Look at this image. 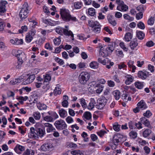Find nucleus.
Listing matches in <instances>:
<instances>
[{"label": "nucleus", "instance_id": "obj_32", "mask_svg": "<svg viewBox=\"0 0 155 155\" xmlns=\"http://www.w3.org/2000/svg\"><path fill=\"white\" fill-rule=\"evenodd\" d=\"M152 131L151 130L149 129H146L142 132V135L143 137L146 138L148 137L151 134Z\"/></svg>", "mask_w": 155, "mask_h": 155}, {"label": "nucleus", "instance_id": "obj_43", "mask_svg": "<svg viewBox=\"0 0 155 155\" xmlns=\"http://www.w3.org/2000/svg\"><path fill=\"white\" fill-rule=\"evenodd\" d=\"M28 99V97L27 96H25V97L20 96L17 98V99L19 101V102L21 104H23L24 103V101H25Z\"/></svg>", "mask_w": 155, "mask_h": 155}, {"label": "nucleus", "instance_id": "obj_60", "mask_svg": "<svg viewBox=\"0 0 155 155\" xmlns=\"http://www.w3.org/2000/svg\"><path fill=\"white\" fill-rule=\"evenodd\" d=\"M55 61L60 65H63L64 64V61L58 57H56L54 58Z\"/></svg>", "mask_w": 155, "mask_h": 155}, {"label": "nucleus", "instance_id": "obj_47", "mask_svg": "<svg viewBox=\"0 0 155 155\" xmlns=\"http://www.w3.org/2000/svg\"><path fill=\"white\" fill-rule=\"evenodd\" d=\"M113 128L115 131L118 132L120 131V125L117 122H115L113 124Z\"/></svg>", "mask_w": 155, "mask_h": 155}, {"label": "nucleus", "instance_id": "obj_13", "mask_svg": "<svg viewBox=\"0 0 155 155\" xmlns=\"http://www.w3.org/2000/svg\"><path fill=\"white\" fill-rule=\"evenodd\" d=\"M36 32L35 30H32L26 34L25 41L26 43H29L33 40Z\"/></svg>", "mask_w": 155, "mask_h": 155}, {"label": "nucleus", "instance_id": "obj_25", "mask_svg": "<svg viewBox=\"0 0 155 155\" xmlns=\"http://www.w3.org/2000/svg\"><path fill=\"white\" fill-rule=\"evenodd\" d=\"M43 22L47 25L51 26H54L56 24V22L55 21L49 19H43Z\"/></svg>", "mask_w": 155, "mask_h": 155}, {"label": "nucleus", "instance_id": "obj_1", "mask_svg": "<svg viewBox=\"0 0 155 155\" xmlns=\"http://www.w3.org/2000/svg\"><path fill=\"white\" fill-rule=\"evenodd\" d=\"M60 13L62 19L64 21H68L70 20L74 21H78L75 17L71 15L70 11L67 9L64 8L61 9Z\"/></svg>", "mask_w": 155, "mask_h": 155}, {"label": "nucleus", "instance_id": "obj_16", "mask_svg": "<svg viewBox=\"0 0 155 155\" xmlns=\"http://www.w3.org/2000/svg\"><path fill=\"white\" fill-rule=\"evenodd\" d=\"M149 76V72L143 70L139 71L138 73V77L142 80L145 79Z\"/></svg>", "mask_w": 155, "mask_h": 155}, {"label": "nucleus", "instance_id": "obj_34", "mask_svg": "<svg viewBox=\"0 0 155 155\" xmlns=\"http://www.w3.org/2000/svg\"><path fill=\"white\" fill-rule=\"evenodd\" d=\"M61 90L60 86L59 85L56 86L54 91V94L55 95L60 94L61 93Z\"/></svg>", "mask_w": 155, "mask_h": 155}, {"label": "nucleus", "instance_id": "obj_45", "mask_svg": "<svg viewBox=\"0 0 155 155\" xmlns=\"http://www.w3.org/2000/svg\"><path fill=\"white\" fill-rule=\"evenodd\" d=\"M48 113L49 115H50L53 118V120L56 119L58 118L59 116L57 113L55 112L52 111H49Z\"/></svg>", "mask_w": 155, "mask_h": 155}, {"label": "nucleus", "instance_id": "obj_10", "mask_svg": "<svg viewBox=\"0 0 155 155\" xmlns=\"http://www.w3.org/2000/svg\"><path fill=\"white\" fill-rule=\"evenodd\" d=\"M107 102V99L104 97L99 98L97 100L96 107L99 109H102L105 106Z\"/></svg>", "mask_w": 155, "mask_h": 155}, {"label": "nucleus", "instance_id": "obj_40", "mask_svg": "<svg viewBox=\"0 0 155 155\" xmlns=\"http://www.w3.org/2000/svg\"><path fill=\"white\" fill-rule=\"evenodd\" d=\"M83 5V3L81 2H77L74 3V7L76 9H80L81 8Z\"/></svg>", "mask_w": 155, "mask_h": 155}, {"label": "nucleus", "instance_id": "obj_44", "mask_svg": "<svg viewBox=\"0 0 155 155\" xmlns=\"http://www.w3.org/2000/svg\"><path fill=\"white\" fill-rule=\"evenodd\" d=\"M113 94L115 99L116 100H118L120 97V92L118 90L113 91Z\"/></svg>", "mask_w": 155, "mask_h": 155}, {"label": "nucleus", "instance_id": "obj_63", "mask_svg": "<svg viewBox=\"0 0 155 155\" xmlns=\"http://www.w3.org/2000/svg\"><path fill=\"white\" fill-rule=\"evenodd\" d=\"M129 136L131 138L135 139L137 136V133L134 131H131L129 133Z\"/></svg>", "mask_w": 155, "mask_h": 155}, {"label": "nucleus", "instance_id": "obj_48", "mask_svg": "<svg viewBox=\"0 0 155 155\" xmlns=\"http://www.w3.org/2000/svg\"><path fill=\"white\" fill-rule=\"evenodd\" d=\"M33 116L34 119L36 120H40L41 117V115L39 112L37 111L33 113Z\"/></svg>", "mask_w": 155, "mask_h": 155}, {"label": "nucleus", "instance_id": "obj_30", "mask_svg": "<svg viewBox=\"0 0 155 155\" xmlns=\"http://www.w3.org/2000/svg\"><path fill=\"white\" fill-rule=\"evenodd\" d=\"M91 114L89 111L85 112L83 116V118L84 120H90L91 118Z\"/></svg>", "mask_w": 155, "mask_h": 155}, {"label": "nucleus", "instance_id": "obj_18", "mask_svg": "<svg viewBox=\"0 0 155 155\" xmlns=\"http://www.w3.org/2000/svg\"><path fill=\"white\" fill-rule=\"evenodd\" d=\"M28 136L31 138H36L38 137V134L35 132V129L31 127L30 128V132L28 133Z\"/></svg>", "mask_w": 155, "mask_h": 155}, {"label": "nucleus", "instance_id": "obj_2", "mask_svg": "<svg viewBox=\"0 0 155 155\" xmlns=\"http://www.w3.org/2000/svg\"><path fill=\"white\" fill-rule=\"evenodd\" d=\"M90 87L88 88L91 92L95 91L97 94H100L103 91L104 87L103 85L97 84L96 81H92L90 84Z\"/></svg>", "mask_w": 155, "mask_h": 155}, {"label": "nucleus", "instance_id": "obj_20", "mask_svg": "<svg viewBox=\"0 0 155 155\" xmlns=\"http://www.w3.org/2000/svg\"><path fill=\"white\" fill-rule=\"evenodd\" d=\"M126 79L125 83L127 85H129L133 82L134 78L130 75L128 74L125 76Z\"/></svg>", "mask_w": 155, "mask_h": 155}, {"label": "nucleus", "instance_id": "obj_31", "mask_svg": "<svg viewBox=\"0 0 155 155\" xmlns=\"http://www.w3.org/2000/svg\"><path fill=\"white\" fill-rule=\"evenodd\" d=\"M58 113L60 117L62 118L66 117L68 115L67 112L63 108L59 110Z\"/></svg>", "mask_w": 155, "mask_h": 155}, {"label": "nucleus", "instance_id": "obj_11", "mask_svg": "<svg viewBox=\"0 0 155 155\" xmlns=\"http://www.w3.org/2000/svg\"><path fill=\"white\" fill-rule=\"evenodd\" d=\"M98 61L104 65H106V67L108 69L110 68L114 64L113 62H111L110 60L107 58L103 59L99 58L98 59Z\"/></svg>", "mask_w": 155, "mask_h": 155}, {"label": "nucleus", "instance_id": "obj_50", "mask_svg": "<svg viewBox=\"0 0 155 155\" xmlns=\"http://www.w3.org/2000/svg\"><path fill=\"white\" fill-rule=\"evenodd\" d=\"M124 18L126 20H128L129 21H132L134 20V18L131 17L127 14H125L123 15Z\"/></svg>", "mask_w": 155, "mask_h": 155}, {"label": "nucleus", "instance_id": "obj_59", "mask_svg": "<svg viewBox=\"0 0 155 155\" xmlns=\"http://www.w3.org/2000/svg\"><path fill=\"white\" fill-rule=\"evenodd\" d=\"M56 32L58 34L62 35L63 34L64 28L60 27H58L55 29Z\"/></svg>", "mask_w": 155, "mask_h": 155}, {"label": "nucleus", "instance_id": "obj_9", "mask_svg": "<svg viewBox=\"0 0 155 155\" xmlns=\"http://www.w3.org/2000/svg\"><path fill=\"white\" fill-rule=\"evenodd\" d=\"M25 76V79L22 83L23 85H27L32 82L35 79V76L34 74L29 75L26 74L22 75Z\"/></svg>", "mask_w": 155, "mask_h": 155}, {"label": "nucleus", "instance_id": "obj_22", "mask_svg": "<svg viewBox=\"0 0 155 155\" xmlns=\"http://www.w3.org/2000/svg\"><path fill=\"white\" fill-rule=\"evenodd\" d=\"M45 126L47 127L46 131L47 133H49L53 131L55 128L52 125L48 123H46L44 124Z\"/></svg>", "mask_w": 155, "mask_h": 155}, {"label": "nucleus", "instance_id": "obj_52", "mask_svg": "<svg viewBox=\"0 0 155 155\" xmlns=\"http://www.w3.org/2000/svg\"><path fill=\"white\" fill-rule=\"evenodd\" d=\"M29 22V25L32 28H34L37 25V22L35 20L32 19H29L28 20Z\"/></svg>", "mask_w": 155, "mask_h": 155}, {"label": "nucleus", "instance_id": "obj_6", "mask_svg": "<svg viewBox=\"0 0 155 155\" xmlns=\"http://www.w3.org/2000/svg\"><path fill=\"white\" fill-rule=\"evenodd\" d=\"M116 3L118 5L117 9L122 12L127 11L128 9V6L125 5L124 2L121 0H116Z\"/></svg>", "mask_w": 155, "mask_h": 155}, {"label": "nucleus", "instance_id": "obj_4", "mask_svg": "<svg viewBox=\"0 0 155 155\" xmlns=\"http://www.w3.org/2000/svg\"><path fill=\"white\" fill-rule=\"evenodd\" d=\"M89 26L93 28V31L96 33H99L101 31V26L97 21L89 20L88 21Z\"/></svg>", "mask_w": 155, "mask_h": 155}, {"label": "nucleus", "instance_id": "obj_27", "mask_svg": "<svg viewBox=\"0 0 155 155\" xmlns=\"http://www.w3.org/2000/svg\"><path fill=\"white\" fill-rule=\"evenodd\" d=\"M115 43L114 41H111L108 45L107 49L109 53H111L114 50L115 47Z\"/></svg>", "mask_w": 155, "mask_h": 155}, {"label": "nucleus", "instance_id": "obj_57", "mask_svg": "<svg viewBox=\"0 0 155 155\" xmlns=\"http://www.w3.org/2000/svg\"><path fill=\"white\" fill-rule=\"evenodd\" d=\"M97 82V84H100L103 85L105 84L106 81L103 78H99L96 81H94Z\"/></svg>", "mask_w": 155, "mask_h": 155}, {"label": "nucleus", "instance_id": "obj_46", "mask_svg": "<svg viewBox=\"0 0 155 155\" xmlns=\"http://www.w3.org/2000/svg\"><path fill=\"white\" fill-rule=\"evenodd\" d=\"M50 87L49 82H43L42 88L45 91H47L48 90Z\"/></svg>", "mask_w": 155, "mask_h": 155}, {"label": "nucleus", "instance_id": "obj_21", "mask_svg": "<svg viewBox=\"0 0 155 155\" xmlns=\"http://www.w3.org/2000/svg\"><path fill=\"white\" fill-rule=\"evenodd\" d=\"M14 150L17 153L20 154L25 150V148L23 146L17 144L14 148Z\"/></svg>", "mask_w": 155, "mask_h": 155}, {"label": "nucleus", "instance_id": "obj_39", "mask_svg": "<svg viewBox=\"0 0 155 155\" xmlns=\"http://www.w3.org/2000/svg\"><path fill=\"white\" fill-rule=\"evenodd\" d=\"M71 153L72 155H84V152L78 150H74L71 151Z\"/></svg>", "mask_w": 155, "mask_h": 155}, {"label": "nucleus", "instance_id": "obj_62", "mask_svg": "<svg viewBox=\"0 0 155 155\" xmlns=\"http://www.w3.org/2000/svg\"><path fill=\"white\" fill-rule=\"evenodd\" d=\"M28 29L26 25L22 26L21 28L19 30V32L20 33H22L26 31Z\"/></svg>", "mask_w": 155, "mask_h": 155}, {"label": "nucleus", "instance_id": "obj_54", "mask_svg": "<svg viewBox=\"0 0 155 155\" xmlns=\"http://www.w3.org/2000/svg\"><path fill=\"white\" fill-rule=\"evenodd\" d=\"M119 45L120 48L123 49L124 51H126V52H127L128 50V48L126 47L124 42H120L119 44Z\"/></svg>", "mask_w": 155, "mask_h": 155}, {"label": "nucleus", "instance_id": "obj_12", "mask_svg": "<svg viewBox=\"0 0 155 155\" xmlns=\"http://www.w3.org/2000/svg\"><path fill=\"white\" fill-rule=\"evenodd\" d=\"M12 55L17 58L21 56H22V58H23L26 57L25 53L22 51L18 49L12 50Z\"/></svg>", "mask_w": 155, "mask_h": 155}, {"label": "nucleus", "instance_id": "obj_41", "mask_svg": "<svg viewBox=\"0 0 155 155\" xmlns=\"http://www.w3.org/2000/svg\"><path fill=\"white\" fill-rule=\"evenodd\" d=\"M122 99L125 102H127L128 101H130L131 99V97L127 94H123Z\"/></svg>", "mask_w": 155, "mask_h": 155}, {"label": "nucleus", "instance_id": "obj_49", "mask_svg": "<svg viewBox=\"0 0 155 155\" xmlns=\"http://www.w3.org/2000/svg\"><path fill=\"white\" fill-rule=\"evenodd\" d=\"M37 132L39 137H42L45 134V130L40 128L37 129Z\"/></svg>", "mask_w": 155, "mask_h": 155}, {"label": "nucleus", "instance_id": "obj_14", "mask_svg": "<svg viewBox=\"0 0 155 155\" xmlns=\"http://www.w3.org/2000/svg\"><path fill=\"white\" fill-rule=\"evenodd\" d=\"M25 76H21L16 78L12 79L9 82V84L11 85H15L21 83L22 81L24 80Z\"/></svg>", "mask_w": 155, "mask_h": 155}, {"label": "nucleus", "instance_id": "obj_61", "mask_svg": "<svg viewBox=\"0 0 155 155\" xmlns=\"http://www.w3.org/2000/svg\"><path fill=\"white\" fill-rule=\"evenodd\" d=\"M66 122L68 124H70L74 122L73 118L70 116H68L65 119Z\"/></svg>", "mask_w": 155, "mask_h": 155}, {"label": "nucleus", "instance_id": "obj_8", "mask_svg": "<svg viewBox=\"0 0 155 155\" xmlns=\"http://www.w3.org/2000/svg\"><path fill=\"white\" fill-rule=\"evenodd\" d=\"M54 125L58 130H62L67 127V125L65 122L62 119H60L56 121Z\"/></svg>", "mask_w": 155, "mask_h": 155}, {"label": "nucleus", "instance_id": "obj_29", "mask_svg": "<svg viewBox=\"0 0 155 155\" xmlns=\"http://www.w3.org/2000/svg\"><path fill=\"white\" fill-rule=\"evenodd\" d=\"M133 37L132 34L130 32L126 33L123 38V40L126 42H129L132 39Z\"/></svg>", "mask_w": 155, "mask_h": 155}, {"label": "nucleus", "instance_id": "obj_26", "mask_svg": "<svg viewBox=\"0 0 155 155\" xmlns=\"http://www.w3.org/2000/svg\"><path fill=\"white\" fill-rule=\"evenodd\" d=\"M37 106L38 109L40 110H46L47 108L46 104L40 102L37 103Z\"/></svg>", "mask_w": 155, "mask_h": 155}, {"label": "nucleus", "instance_id": "obj_23", "mask_svg": "<svg viewBox=\"0 0 155 155\" xmlns=\"http://www.w3.org/2000/svg\"><path fill=\"white\" fill-rule=\"evenodd\" d=\"M51 72H47L45 74L43 75V79L44 81L45 82H49L51 78Z\"/></svg>", "mask_w": 155, "mask_h": 155}, {"label": "nucleus", "instance_id": "obj_24", "mask_svg": "<svg viewBox=\"0 0 155 155\" xmlns=\"http://www.w3.org/2000/svg\"><path fill=\"white\" fill-rule=\"evenodd\" d=\"M87 14L90 16H94L96 14V11L94 8H90L86 11Z\"/></svg>", "mask_w": 155, "mask_h": 155}, {"label": "nucleus", "instance_id": "obj_38", "mask_svg": "<svg viewBox=\"0 0 155 155\" xmlns=\"http://www.w3.org/2000/svg\"><path fill=\"white\" fill-rule=\"evenodd\" d=\"M134 84L136 87L138 89H142L144 87V83L143 82L137 81Z\"/></svg>", "mask_w": 155, "mask_h": 155}, {"label": "nucleus", "instance_id": "obj_58", "mask_svg": "<svg viewBox=\"0 0 155 155\" xmlns=\"http://www.w3.org/2000/svg\"><path fill=\"white\" fill-rule=\"evenodd\" d=\"M77 37L79 40L85 41L87 38L89 37V36L88 35L87 37H86L84 34H80L78 35Z\"/></svg>", "mask_w": 155, "mask_h": 155}, {"label": "nucleus", "instance_id": "obj_5", "mask_svg": "<svg viewBox=\"0 0 155 155\" xmlns=\"http://www.w3.org/2000/svg\"><path fill=\"white\" fill-rule=\"evenodd\" d=\"M89 26L93 28V31L96 33H99L101 31V26L97 21L89 20L88 21Z\"/></svg>", "mask_w": 155, "mask_h": 155}, {"label": "nucleus", "instance_id": "obj_28", "mask_svg": "<svg viewBox=\"0 0 155 155\" xmlns=\"http://www.w3.org/2000/svg\"><path fill=\"white\" fill-rule=\"evenodd\" d=\"M110 54L108 51H106V50L102 47L100 51L99 55L103 57H106L107 56L108 54Z\"/></svg>", "mask_w": 155, "mask_h": 155}, {"label": "nucleus", "instance_id": "obj_36", "mask_svg": "<svg viewBox=\"0 0 155 155\" xmlns=\"http://www.w3.org/2000/svg\"><path fill=\"white\" fill-rule=\"evenodd\" d=\"M140 121L143 123L145 126L149 127L150 125L149 121L145 117H142L140 118Z\"/></svg>", "mask_w": 155, "mask_h": 155}, {"label": "nucleus", "instance_id": "obj_15", "mask_svg": "<svg viewBox=\"0 0 155 155\" xmlns=\"http://www.w3.org/2000/svg\"><path fill=\"white\" fill-rule=\"evenodd\" d=\"M53 149V146L51 143H45L41 147V149L43 151H48Z\"/></svg>", "mask_w": 155, "mask_h": 155}, {"label": "nucleus", "instance_id": "obj_55", "mask_svg": "<svg viewBox=\"0 0 155 155\" xmlns=\"http://www.w3.org/2000/svg\"><path fill=\"white\" fill-rule=\"evenodd\" d=\"M138 142L142 146L147 145H149V143L145 140H143L141 139H138Z\"/></svg>", "mask_w": 155, "mask_h": 155}, {"label": "nucleus", "instance_id": "obj_33", "mask_svg": "<svg viewBox=\"0 0 155 155\" xmlns=\"http://www.w3.org/2000/svg\"><path fill=\"white\" fill-rule=\"evenodd\" d=\"M138 43L136 40H134L131 41L129 44V46L132 50L134 49V48L137 46Z\"/></svg>", "mask_w": 155, "mask_h": 155}, {"label": "nucleus", "instance_id": "obj_7", "mask_svg": "<svg viewBox=\"0 0 155 155\" xmlns=\"http://www.w3.org/2000/svg\"><path fill=\"white\" fill-rule=\"evenodd\" d=\"M28 7L27 3H25L21 10L19 14L20 17L21 19L25 18L28 16Z\"/></svg>", "mask_w": 155, "mask_h": 155}, {"label": "nucleus", "instance_id": "obj_51", "mask_svg": "<svg viewBox=\"0 0 155 155\" xmlns=\"http://www.w3.org/2000/svg\"><path fill=\"white\" fill-rule=\"evenodd\" d=\"M67 146L68 148H76L77 147V145L73 142H68L67 143Z\"/></svg>", "mask_w": 155, "mask_h": 155}, {"label": "nucleus", "instance_id": "obj_64", "mask_svg": "<svg viewBox=\"0 0 155 155\" xmlns=\"http://www.w3.org/2000/svg\"><path fill=\"white\" fill-rule=\"evenodd\" d=\"M80 103L82 106L83 107H85L87 106V104L85 100L83 98H81L80 99Z\"/></svg>", "mask_w": 155, "mask_h": 155}, {"label": "nucleus", "instance_id": "obj_17", "mask_svg": "<svg viewBox=\"0 0 155 155\" xmlns=\"http://www.w3.org/2000/svg\"><path fill=\"white\" fill-rule=\"evenodd\" d=\"M123 134L117 133L114 135L113 137V142L114 145H115V147L114 149L116 148V145L119 142L120 140H121V138L123 137Z\"/></svg>", "mask_w": 155, "mask_h": 155}, {"label": "nucleus", "instance_id": "obj_3", "mask_svg": "<svg viewBox=\"0 0 155 155\" xmlns=\"http://www.w3.org/2000/svg\"><path fill=\"white\" fill-rule=\"evenodd\" d=\"M90 77L89 74L87 72H82L79 75L78 77L79 81L83 85L86 84L89 79Z\"/></svg>", "mask_w": 155, "mask_h": 155}, {"label": "nucleus", "instance_id": "obj_19", "mask_svg": "<svg viewBox=\"0 0 155 155\" xmlns=\"http://www.w3.org/2000/svg\"><path fill=\"white\" fill-rule=\"evenodd\" d=\"M137 106L142 110L145 109L147 107L146 104L143 100H141L138 103Z\"/></svg>", "mask_w": 155, "mask_h": 155}, {"label": "nucleus", "instance_id": "obj_35", "mask_svg": "<svg viewBox=\"0 0 155 155\" xmlns=\"http://www.w3.org/2000/svg\"><path fill=\"white\" fill-rule=\"evenodd\" d=\"M18 58V65L17 67L19 68H20L22 65V64L24 62V60H25L26 59V57L24 58H22V56H21L17 58Z\"/></svg>", "mask_w": 155, "mask_h": 155}, {"label": "nucleus", "instance_id": "obj_53", "mask_svg": "<svg viewBox=\"0 0 155 155\" xmlns=\"http://www.w3.org/2000/svg\"><path fill=\"white\" fill-rule=\"evenodd\" d=\"M137 35L139 39H142L144 37V34L141 31H138L137 32Z\"/></svg>", "mask_w": 155, "mask_h": 155}, {"label": "nucleus", "instance_id": "obj_56", "mask_svg": "<svg viewBox=\"0 0 155 155\" xmlns=\"http://www.w3.org/2000/svg\"><path fill=\"white\" fill-rule=\"evenodd\" d=\"M43 120L48 122H52L53 121V117L51 116H46L43 117Z\"/></svg>", "mask_w": 155, "mask_h": 155}, {"label": "nucleus", "instance_id": "obj_42", "mask_svg": "<svg viewBox=\"0 0 155 155\" xmlns=\"http://www.w3.org/2000/svg\"><path fill=\"white\" fill-rule=\"evenodd\" d=\"M89 66L91 68L95 69L98 67V64L96 61H93L90 63Z\"/></svg>", "mask_w": 155, "mask_h": 155}, {"label": "nucleus", "instance_id": "obj_37", "mask_svg": "<svg viewBox=\"0 0 155 155\" xmlns=\"http://www.w3.org/2000/svg\"><path fill=\"white\" fill-rule=\"evenodd\" d=\"M63 34L66 35L71 36L72 38V39L74 40V34L71 31L64 28Z\"/></svg>", "mask_w": 155, "mask_h": 155}]
</instances>
